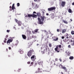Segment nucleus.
<instances>
[{
    "instance_id": "nucleus-1",
    "label": "nucleus",
    "mask_w": 74,
    "mask_h": 74,
    "mask_svg": "<svg viewBox=\"0 0 74 74\" xmlns=\"http://www.w3.org/2000/svg\"><path fill=\"white\" fill-rule=\"evenodd\" d=\"M40 18H41V19L42 21H41V19H40V18L38 17V22L39 23V24H40V25H41L42 24H43V21H44V16H40Z\"/></svg>"
},
{
    "instance_id": "nucleus-2",
    "label": "nucleus",
    "mask_w": 74,
    "mask_h": 74,
    "mask_svg": "<svg viewBox=\"0 0 74 74\" xmlns=\"http://www.w3.org/2000/svg\"><path fill=\"white\" fill-rule=\"evenodd\" d=\"M33 51H34L33 50V49H31L28 52L27 55L28 57L30 58V57L32 56V52H33Z\"/></svg>"
},
{
    "instance_id": "nucleus-3",
    "label": "nucleus",
    "mask_w": 74,
    "mask_h": 74,
    "mask_svg": "<svg viewBox=\"0 0 74 74\" xmlns=\"http://www.w3.org/2000/svg\"><path fill=\"white\" fill-rule=\"evenodd\" d=\"M33 6V8L34 9V10H37V8H38L39 6L38 5L36 4L35 3H32V4ZM35 4H36L35 5Z\"/></svg>"
},
{
    "instance_id": "nucleus-4",
    "label": "nucleus",
    "mask_w": 74,
    "mask_h": 74,
    "mask_svg": "<svg viewBox=\"0 0 74 74\" xmlns=\"http://www.w3.org/2000/svg\"><path fill=\"white\" fill-rule=\"evenodd\" d=\"M56 9V8L55 7H52L48 9V11H53Z\"/></svg>"
},
{
    "instance_id": "nucleus-5",
    "label": "nucleus",
    "mask_w": 74,
    "mask_h": 74,
    "mask_svg": "<svg viewBox=\"0 0 74 74\" xmlns=\"http://www.w3.org/2000/svg\"><path fill=\"white\" fill-rule=\"evenodd\" d=\"M12 39H8L7 42V43L8 45H10V42H12Z\"/></svg>"
},
{
    "instance_id": "nucleus-6",
    "label": "nucleus",
    "mask_w": 74,
    "mask_h": 74,
    "mask_svg": "<svg viewBox=\"0 0 74 74\" xmlns=\"http://www.w3.org/2000/svg\"><path fill=\"white\" fill-rule=\"evenodd\" d=\"M31 58L32 61H34L35 59H36V56L34 55H33L31 57Z\"/></svg>"
},
{
    "instance_id": "nucleus-7",
    "label": "nucleus",
    "mask_w": 74,
    "mask_h": 74,
    "mask_svg": "<svg viewBox=\"0 0 74 74\" xmlns=\"http://www.w3.org/2000/svg\"><path fill=\"white\" fill-rule=\"evenodd\" d=\"M47 48H48V47H47L46 48V49H45L43 50L42 51H41V53H42V54L45 53V52H46V51H47Z\"/></svg>"
},
{
    "instance_id": "nucleus-8",
    "label": "nucleus",
    "mask_w": 74,
    "mask_h": 74,
    "mask_svg": "<svg viewBox=\"0 0 74 74\" xmlns=\"http://www.w3.org/2000/svg\"><path fill=\"white\" fill-rule=\"evenodd\" d=\"M66 3V2L64 1H62L61 2V6L62 7H64V5H65V4Z\"/></svg>"
},
{
    "instance_id": "nucleus-9",
    "label": "nucleus",
    "mask_w": 74,
    "mask_h": 74,
    "mask_svg": "<svg viewBox=\"0 0 74 74\" xmlns=\"http://www.w3.org/2000/svg\"><path fill=\"white\" fill-rule=\"evenodd\" d=\"M42 63H43V61L42 60H39L38 62V64L39 65H42Z\"/></svg>"
},
{
    "instance_id": "nucleus-10",
    "label": "nucleus",
    "mask_w": 74,
    "mask_h": 74,
    "mask_svg": "<svg viewBox=\"0 0 74 74\" xmlns=\"http://www.w3.org/2000/svg\"><path fill=\"white\" fill-rule=\"evenodd\" d=\"M38 71H36L35 73H41L42 72V71H41V69L40 68L38 69Z\"/></svg>"
},
{
    "instance_id": "nucleus-11",
    "label": "nucleus",
    "mask_w": 74,
    "mask_h": 74,
    "mask_svg": "<svg viewBox=\"0 0 74 74\" xmlns=\"http://www.w3.org/2000/svg\"><path fill=\"white\" fill-rule=\"evenodd\" d=\"M18 52H19L21 54H22L23 53V49H19L18 50Z\"/></svg>"
},
{
    "instance_id": "nucleus-12",
    "label": "nucleus",
    "mask_w": 74,
    "mask_h": 74,
    "mask_svg": "<svg viewBox=\"0 0 74 74\" xmlns=\"http://www.w3.org/2000/svg\"><path fill=\"white\" fill-rule=\"evenodd\" d=\"M58 46H57L56 47V48L55 49V50L57 52H59V51H58Z\"/></svg>"
},
{
    "instance_id": "nucleus-13",
    "label": "nucleus",
    "mask_w": 74,
    "mask_h": 74,
    "mask_svg": "<svg viewBox=\"0 0 74 74\" xmlns=\"http://www.w3.org/2000/svg\"><path fill=\"white\" fill-rule=\"evenodd\" d=\"M17 23L19 26H21V25H22V22L20 21H18Z\"/></svg>"
},
{
    "instance_id": "nucleus-14",
    "label": "nucleus",
    "mask_w": 74,
    "mask_h": 74,
    "mask_svg": "<svg viewBox=\"0 0 74 74\" xmlns=\"http://www.w3.org/2000/svg\"><path fill=\"white\" fill-rule=\"evenodd\" d=\"M62 69H64V70L65 72H67V68H66V67L63 66Z\"/></svg>"
},
{
    "instance_id": "nucleus-15",
    "label": "nucleus",
    "mask_w": 74,
    "mask_h": 74,
    "mask_svg": "<svg viewBox=\"0 0 74 74\" xmlns=\"http://www.w3.org/2000/svg\"><path fill=\"white\" fill-rule=\"evenodd\" d=\"M31 45H32V44L30 43H29L27 45V48H30V47H31Z\"/></svg>"
},
{
    "instance_id": "nucleus-16",
    "label": "nucleus",
    "mask_w": 74,
    "mask_h": 74,
    "mask_svg": "<svg viewBox=\"0 0 74 74\" xmlns=\"http://www.w3.org/2000/svg\"><path fill=\"white\" fill-rule=\"evenodd\" d=\"M37 15L34 14H32V17H33V18H37Z\"/></svg>"
},
{
    "instance_id": "nucleus-17",
    "label": "nucleus",
    "mask_w": 74,
    "mask_h": 74,
    "mask_svg": "<svg viewBox=\"0 0 74 74\" xmlns=\"http://www.w3.org/2000/svg\"><path fill=\"white\" fill-rule=\"evenodd\" d=\"M71 42H73V43H71V45L72 46H73L74 45V41L72 40H71Z\"/></svg>"
},
{
    "instance_id": "nucleus-18",
    "label": "nucleus",
    "mask_w": 74,
    "mask_h": 74,
    "mask_svg": "<svg viewBox=\"0 0 74 74\" xmlns=\"http://www.w3.org/2000/svg\"><path fill=\"white\" fill-rule=\"evenodd\" d=\"M38 29H35L34 32H33V33L34 34H36V33L38 32Z\"/></svg>"
},
{
    "instance_id": "nucleus-19",
    "label": "nucleus",
    "mask_w": 74,
    "mask_h": 74,
    "mask_svg": "<svg viewBox=\"0 0 74 74\" xmlns=\"http://www.w3.org/2000/svg\"><path fill=\"white\" fill-rule=\"evenodd\" d=\"M22 37L24 40H25L26 38V36L25 35H22Z\"/></svg>"
},
{
    "instance_id": "nucleus-20",
    "label": "nucleus",
    "mask_w": 74,
    "mask_h": 74,
    "mask_svg": "<svg viewBox=\"0 0 74 74\" xmlns=\"http://www.w3.org/2000/svg\"><path fill=\"white\" fill-rule=\"evenodd\" d=\"M18 43H19V42L18 41V40H17L16 43L14 47H16V46H17V45L18 44Z\"/></svg>"
},
{
    "instance_id": "nucleus-21",
    "label": "nucleus",
    "mask_w": 74,
    "mask_h": 74,
    "mask_svg": "<svg viewBox=\"0 0 74 74\" xmlns=\"http://www.w3.org/2000/svg\"><path fill=\"white\" fill-rule=\"evenodd\" d=\"M36 14L39 17H40V16H41V14H40V13L38 12L36 13Z\"/></svg>"
},
{
    "instance_id": "nucleus-22",
    "label": "nucleus",
    "mask_w": 74,
    "mask_h": 74,
    "mask_svg": "<svg viewBox=\"0 0 74 74\" xmlns=\"http://www.w3.org/2000/svg\"><path fill=\"white\" fill-rule=\"evenodd\" d=\"M59 67L60 68L62 69V68H63V65L61 64L59 65Z\"/></svg>"
},
{
    "instance_id": "nucleus-23",
    "label": "nucleus",
    "mask_w": 74,
    "mask_h": 74,
    "mask_svg": "<svg viewBox=\"0 0 74 74\" xmlns=\"http://www.w3.org/2000/svg\"><path fill=\"white\" fill-rule=\"evenodd\" d=\"M74 59V57L73 56H70L69 57V59H70V60H73Z\"/></svg>"
},
{
    "instance_id": "nucleus-24",
    "label": "nucleus",
    "mask_w": 74,
    "mask_h": 74,
    "mask_svg": "<svg viewBox=\"0 0 74 74\" xmlns=\"http://www.w3.org/2000/svg\"><path fill=\"white\" fill-rule=\"evenodd\" d=\"M66 29H64L63 30H62V33H64L66 32Z\"/></svg>"
},
{
    "instance_id": "nucleus-25",
    "label": "nucleus",
    "mask_w": 74,
    "mask_h": 74,
    "mask_svg": "<svg viewBox=\"0 0 74 74\" xmlns=\"http://www.w3.org/2000/svg\"><path fill=\"white\" fill-rule=\"evenodd\" d=\"M63 22H64V23H66V24H67V23H68V22H67L66 21L64 20L63 21Z\"/></svg>"
},
{
    "instance_id": "nucleus-26",
    "label": "nucleus",
    "mask_w": 74,
    "mask_h": 74,
    "mask_svg": "<svg viewBox=\"0 0 74 74\" xmlns=\"http://www.w3.org/2000/svg\"><path fill=\"white\" fill-rule=\"evenodd\" d=\"M32 14H28V17H29V18H30V17H32Z\"/></svg>"
},
{
    "instance_id": "nucleus-27",
    "label": "nucleus",
    "mask_w": 74,
    "mask_h": 74,
    "mask_svg": "<svg viewBox=\"0 0 74 74\" xmlns=\"http://www.w3.org/2000/svg\"><path fill=\"white\" fill-rule=\"evenodd\" d=\"M32 38H37L36 36H32Z\"/></svg>"
},
{
    "instance_id": "nucleus-28",
    "label": "nucleus",
    "mask_w": 74,
    "mask_h": 74,
    "mask_svg": "<svg viewBox=\"0 0 74 74\" xmlns=\"http://www.w3.org/2000/svg\"><path fill=\"white\" fill-rule=\"evenodd\" d=\"M72 11L71 9H69L68 10V12H69V13H71V12Z\"/></svg>"
},
{
    "instance_id": "nucleus-29",
    "label": "nucleus",
    "mask_w": 74,
    "mask_h": 74,
    "mask_svg": "<svg viewBox=\"0 0 74 74\" xmlns=\"http://www.w3.org/2000/svg\"><path fill=\"white\" fill-rule=\"evenodd\" d=\"M46 69L47 70H51L49 68H48V67H47Z\"/></svg>"
},
{
    "instance_id": "nucleus-30",
    "label": "nucleus",
    "mask_w": 74,
    "mask_h": 74,
    "mask_svg": "<svg viewBox=\"0 0 74 74\" xmlns=\"http://www.w3.org/2000/svg\"><path fill=\"white\" fill-rule=\"evenodd\" d=\"M17 7H19V6H20V4L19 3H18L17 4Z\"/></svg>"
},
{
    "instance_id": "nucleus-31",
    "label": "nucleus",
    "mask_w": 74,
    "mask_h": 74,
    "mask_svg": "<svg viewBox=\"0 0 74 74\" xmlns=\"http://www.w3.org/2000/svg\"><path fill=\"white\" fill-rule=\"evenodd\" d=\"M71 34L72 35H74V31H72L71 32Z\"/></svg>"
},
{
    "instance_id": "nucleus-32",
    "label": "nucleus",
    "mask_w": 74,
    "mask_h": 74,
    "mask_svg": "<svg viewBox=\"0 0 74 74\" xmlns=\"http://www.w3.org/2000/svg\"><path fill=\"white\" fill-rule=\"evenodd\" d=\"M41 51H43L44 49V47H41Z\"/></svg>"
},
{
    "instance_id": "nucleus-33",
    "label": "nucleus",
    "mask_w": 74,
    "mask_h": 74,
    "mask_svg": "<svg viewBox=\"0 0 74 74\" xmlns=\"http://www.w3.org/2000/svg\"><path fill=\"white\" fill-rule=\"evenodd\" d=\"M14 9H15V7H12V10H14Z\"/></svg>"
},
{
    "instance_id": "nucleus-34",
    "label": "nucleus",
    "mask_w": 74,
    "mask_h": 74,
    "mask_svg": "<svg viewBox=\"0 0 74 74\" xmlns=\"http://www.w3.org/2000/svg\"><path fill=\"white\" fill-rule=\"evenodd\" d=\"M54 41H58V38H57L56 39H53Z\"/></svg>"
},
{
    "instance_id": "nucleus-35",
    "label": "nucleus",
    "mask_w": 74,
    "mask_h": 74,
    "mask_svg": "<svg viewBox=\"0 0 74 74\" xmlns=\"http://www.w3.org/2000/svg\"><path fill=\"white\" fill-rule=\"evenodd\" d=\"M53 1H51V5H53Z\"/></svg>"
},
{
    "instance_id": "nucleus-36",
    "label": "nucleus",
    "mask_w": 74,
    "mask_h": 74,
    "mask_svg": "<svg viewBox=\"0 0 74 74\" xmlns=\"http://www.w3.org/2000/svg\"><path fill=\"white\" fill-rule=\"evenodd\" d=\"M68 48H71V46L70 45H69L68 46Z\"/></svg>"
},
{
    "instance_id": "nucleus-37",
    "label": "nucleus",
    "mask_w": 74,
    "mask_h": 74,
    "mask_svg": "<svg viewBox=\"0 0 74 74\" xmlns=\"http://www.w3.org/2000/svg\"><path fill=\"white\" fill-rule=\"evenodd\" d=\"M10 31V30H7V33H9Z\"/></svg>"
},
{
    "instance_id": "nucleus-38",
    "label": "nucleus",
    "mask_w": 74,
    "mask_h": 74,
    "mask_svg": "<svg viewBox=\"0 0 74 74\" xmlns=\"http://www.w3.org/2000/svg\"><path fill=\"white\" fill-rule=\"evenodd\" d=\"M70 55V52H68V56H69V55Z\"/></svg>"
},
{
    "instance_id": "nucleus-39",
    "label": "nucleus",
    "mask_w": 74,
    "mask_h": 74,
    "mask_svg": "<svg viewBox=\"0 0 74 74\" xmlns=\"http://www.w3.org/2000/svg\"><path fill=\"white\" fill-rule=\"evenodd\" d=\"M49 46L50 47H51V44L49 43Z\"/></svg>"
},
{
    "instance_id": "nucleus-40",
    "label": "nucleus",
    "mask_w": 74,
    "mask_h": 74,
    "mask_svg": "<svg viewBox=\"0 0 74 74\" xmlns=\"http://www.w3.org/2000/svg\"><path fill=\"white\" fill-rule=\"evenodd\" d=\"M15 47V45H12V47L13 48V47Z\"/></svg>"
},
{
    "instance_id": "nucleus-41",
    "label": "nucleus",
    "mask_w": 74,
    "mask_h": 74,
    "mask_svg": "<svg viewBox=\"0 0 74 74\" xmlns=\"http://www.w3.org/2000/svg\"><path fill=\"white\" fill-rule=\"evenodd\" d=\"M61 47H62V46L60 45H59V48H61Z\"/></svg>"
},
{
    "instance_id": "nucleus-42",
    "label": "nucleus",
    "mask_w": 74,
    "mask_h": 74,
    "mask_svg": "<svg viewBox=\"0 0 74 74\" xmlns=\"http://www.w3.org/2000/svg\"><path fill=\"white\" fill-rule=\"evenodd\" d=\"M62 39H64V37L62 36Z\"/></svg>"
},
{
    "instance_id": "nucleus-43",
    "label": "nucleus",
    "mask_w": 74,
    "mask_h": 74,
    "mask_svg": "<svg viewBox=\"0 0 74 74\" xmlns=\"http://www.w3.org/2000/svg\"><path fill=\"white\" fill-rule=\"evenodd\" d=\"M58 60V58H56L55 59V61H57Z\"/></svg>"
},
{
    "instance_id": "nucleus-44",
    "label": "nucleus",
    "mask_w": 74,
    "mask_h": 74,
    "mask_svg": "<svg viewBox=\"0 0 74 74\" xmlns=\"http://www.w3.org/2000/svg\"><path fill=\"white\" fill-rule=\"evenodd\" d=\"M21 70V69H18V72H19V71H20V70Z\"/></svg>"
},
{
    "instance_id": "nucleus-45",
    "label": "nucleus",
    "mask_w": 74,
    "mask_h": 74,
    "mask_svg": "<svg viewBox=\"0 0 74 74\" xmlns=\"http://www.w3.org/2000/svg\"><path fill=\"white\" fill-rule=\"evenodd\" d=\"M34 64V63L33 62H32L31 63V64Z\"/></svg>"
},
{
    "instance_id": "nucleus-46",
    "label": "nucleus",
    "mask_w": 74,
    "mask_h": 74,
    "mask_svg": "<svg viewBox=\"0 0 74 74\" xmlns=\"http://www.w3.org/2000/svg\"><path fill=\"white\" fill-rule=\"evenodd\" d=\"M14 5H15V4L14 3L12 5V7H14Z\"/></svg>"
},
{
    "instance_id": "nucleus-47",
    "label": "nucleus",
    "mask_w": 74,
    "mask_h": 74,
    "mask_svg": "<svg viewBox=\"0 0 74 74\" xmlns=\"http://www.w3.org/2000/svg\"><path fill=\"white\" fill-rule=\"evenodd\" d=\"M15 21L16 22H18V20L16 19H15Z\"/></svg>"
},
{
    "instance_id": "nucleus-48",
    "label": "nucleus",
    "mask_w": 74,
    "mask_h": 74,
    "mask_svg": "<svg viewBox=\"0 0 74 74\" xmlns=\"http://www.w3.org/2000/svg\"><path fill=\"white\" fill-rule=\"evenodd\" d=\"M57 32H59V29H57Z\"/></svg>"
},
{
    "instance_id": "nucleus-49",
    "label": "nucleus",
    "mask_w": 74,
    "mask_h": 74,
    "mask_svg": "<svg viewBox=\"0 0 74 74\" xmlns=\"http://www.w3.org/2000/svg\"><path fill=\"white\" fill-rule=\"evenodd\" d=\"M66 36H68L69 34H66Z\"/></svg>"
},
{
    "instance_id": "nucleus-50",
    "label": "nucleus",
    "mask_w": 74,
    "mask_h": 74,
    "mask_svg": "<svg viewBox=\"0 0 74 74\" xmlns=\"http://www.w3.org/2000/svg\"><path fill=\"white\" fill-rule=\"evenodd\" d=\"M27 64H30V62H27Z\"/></svg>"
},
{
    "instance_id": "nucleus-51",
    "label": "nucleus",
    "mask_w": 74,
    "mask_h": 74,
    "mask_svg": "<svg viewBox=\"0 0 74 74\" xmlns=\"http://www.w3.org/2000/svg\"><path fill=\"white\" fill-rule=\"evenodd\" d=\"M9 49L10 50V49H11V47H9Z\"/></svg>"
},
{
    "instance_id": "nucleus-52",
    "label": "nucleus",
    "mask_w": 74,
    "mask_h": 74,
    "mask_svg": "<svg viewBox=\"0 0 74 74\" xmlns=\"http://www.w3.org/2000/svg\"><path fill=\"white\" fill-rule=\"evenodd\" d=\"M8 37V35H7L5 37L6 38H7Z\"/></svg>"
},
{
    "instance_id": "nucleus-53",
    "label": "nucleus",
    "mask_w": 74,
    "mask_h": 74,
    "mask_svg": "<svg viewBox=\"0 0 74 74\" xmlns=\"http://www.w3.org/2000/svg\"><path fill=\"white\" fill-rule=\"evenodd\" d=\"M33 13L34 14H36V12H34Z\"/></svg>"
},
{
    "instance_id": "nucleus-54",
    "label": "nucleus",
    "mask_w": 74,
    "mask_h": 74,
    "mask_svg": "<svg viewBox=\"0 0 74 74\" xmlns=\"http://www.w3.org/2000/svg\"><path fill=\"white\" fill-rule=\"evenodd\" d=\"M72 5H74V2H73V3H72Z\"/></svg>"
},
{
    "instance_id": "nucleus-55",
    "label": "nucleus",
    "mask_w": 74,
    "mask_h": 74,
    "mask_svg": "<svg viewBox=\"0 0 74 74\" xmlns=\"http://www.w3.org/2000/svg\"><path fill=\"white\" fill-rule=\"evenodd\" d=\"M59 60L60 62H62V59H60Z\"/></svg>"
},
{
    "instance_id": "nucleus-56",
    "label": "nucleus",
    "mask_w": 74,
    "mask_h": 74,
    "mask_svg": "<svg viewBox=\"0 0 74 74\" xmlns=\"http://www.w3.org/2000/svg\"><path fill=\"white\" fill-rule=\"evenodd\" d=\"M4 42L5 43H6V41H5V40H4Z\"/></svg>"
},
{
    "instance_id": "nucleus-57",
    "label": "nucleus",
    "mask_w": 74,
    "mask_h": 74,
    "mask_svg": "<svg viewBox=\"0 0 74 74\" xmlns=\"http://www.w3.org/2000/svg\"><path fill=\"white\" fill-rule=\"evenodd\" d=\"M37 0H34V1L36 2V1H37Z\"/></svg>"
},
{
    "instance_id": "nucleus-58",
    "label": "nucleus",
    "mask_w": 74,
    "mask_h": 74,
    "mask_svg": "<svg viewBox=\"0 0 74 74\" xmlns=\"http://www.w3.org/2000/svg\"><path fill=\"white\" fill-rule=\"evenodd\" d=\"M46 15H49V14H48V13H47Z\"/></svg>"
},
{
    "instance_id": "nucleus-59",
    "label": "nucleus",
    "mask_w": 74,
    "mask_h": 74,
    "mask_svg": "<svg viewBox=\"0 0 74 74\" xmlns=\"http://www.w3.org/2000/svg\"><path fill=\"white\" fill-rule=\"evenodd\" d=\"M38 45H39V44H37V46H38Z\"/></svg>"
},
{
    "instance_id": "nucleus-60",
    "label": "nucleus",
    "mask_w": 74,
    "mask_h": 74,
    "mask_svg": "<svg viewBox=\"0 0 74 74\" xmlns=\"http://www.w3.org/2000/svg\"><path fill=\"white\" fill-rule=\"evenodd\" d=\"M46 71V70H45V71Z\"/></svg>"
},
{
    "instance_id": "nucleus-61",
    "label": "nucleus",
    "mask_w": 74,
    "mask_h": 74,
    "mask_svg": "<svg viewBox=\"0 0 74 74\" xmlns=\"http://www.w3.org/2000/svg\"><path fill=\"white\" fill-rule=\"evenodd\" d=\"M66 38H69V37L68 36H67L66 37Z\"/></svg>"
},
{
    "instance_id": "nucleus-62",
    "label": "nucleus",
    "mask_w": 74,
    "mask_h": 74,
    "mask_svg": "<svg viewBox=\"0 0 74 74\" xmlns=\"http://www.w3.org/2000/svg\"><path fill=\"white\" fill-rule=\"evenodd\" d=\"M2 45H4V43H2Z\"/></svg>"
},
{
    "instance_id": "nucleus-63",
    "label": "nucleus",
    "mask_w": 74,
    "mask_h": 74,
    "mask_svg": "<svg viewBox=\"0 0 74 74\" xmlns=\"http://www.w3.org/2000/svg\"><path fill=\"white\" fill-rule=\"evenodd\" d=\"M5 40H7V38H5Z\"/></svg>"
},
{
    "instance_id": "nucleus-64",
    "label": "nucleus",
    "mask_w": 74,
    "mask_h": 74,
    "mask_svg": "<svg viewBox=\"0 0 74 74\" xmlns=\"http://www.w3.org/2000/svg\"><path fill=\"white\" fill-rule=\"evenodd\" d=\"M61 74H63V72H61Z\"/></svg>"
}]
</instances>
